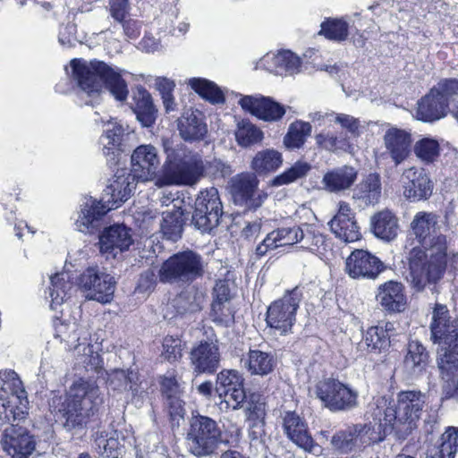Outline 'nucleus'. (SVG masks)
Instances as JSON below:
<instances>
[{
  "mask_svg": "<svg viewBox=\"0 0 458 458\" xmlns=\"http://www.w3.org/2000/svg\"><path fill=\"white\" fill-rule=\"evenodd\" d=\"M164 148L166 157L158 174L157 170L160 160L157 148L152 145H140L133 150L130 171L142 182L155 179V185L158 187L191 186L204 175L206 163L200 154L183 144L171 147L165 142Z\"/></svg>",
  "mask_w": 458,
  "mask_h": 458,
  "instance_id": "obj_1",
  "label": "nucleus"
},
{
  "mask_svg": "<svg viewBox=\"0 0 458 458\" xmlns=\"http://www.w3.org/2000/svg\"><path fill=\"white\" fill-rule=\"evenodd\" d=\"M28 404L18 374L13 370L0 372V445L12 458H29L36 448L34 436L26 428L13 423L25 418Z\"/></svg>",
  "mask_w": 458,
  "mask_h": 458,
  "instance_id": "obj_2",
  "label": "nucleus"
},
{
  "mask_svg": "<svg viewBox=\"0 0 458 458\" xmlns=\"http://www.w3.org/2000/svg\"><path fill=\"white\" fill-rule=\"evenodd\" d=\"M71 75L80 88L87 105H97L102 99L104 88L118 101H124L129 94L127 83L121 74L103 62H88L74 58L70 62Z\"/></svg>",
  "mask_w": 458,
  "mask_h": 458,
  "instance_id": "obj_3",
  "label": "nucleus"
},
{
  "mask_svg": "<svg viewBox=\"0 0 458 458\" xmlns=\"http://www.w3.org/2000/svg\"><path fill=\"white\" fill-rule=\"evenodd\" d=\"M103 403L100 391L93 381L79 379L69 388L65 398L55 396L50 408L65 419L68 429L82 427L87 419L97 411Z\"/></svg>",
  "mask_w": 458,
  "mask_h": 458,
  "instance_id": "obj_4",
  "label": "nucleus"
},
{
  "mask_svg": "<svg viewBox=\"0 0 458 458\" xmlns=\"http://www.w3.org/2000/svg\"><path fill=\"white\" fill-rule=\"evenodd\" d=\"M458 267V252L449 250L445 235L433 237L428 254L420 249H413L410 254L411 283L422 289L427 283L438 279L445 268Z\"/></svg>",
  "mask_w": 458,
  "mask_h": 458,
  "instance_id": "obj_5",
  "label": "nucleus"
},
{
  "mask_svg": "<svg viewBox=\"0 0 458 458\" xmlns=\"http://www.w3.org/2000/svg\"><path fill=\"white\" fill-rule=\"evenodd\" d=\"M431 338L438 344L437 365L441 373L452 374L458 368V323L452 319L446 306L437 304L430 324Z\"/></svg>",
  "mask_w": 458,
  "mask_h": 458,
  "instance_id": "obj_6",
  "label": "nucleus"
},
{
  "mask_svg": "<svg viewBox=\"0 0 458 458\" xmlns=\"http://www.w3.org/2000/svg\"><path fill=\"white\" fill-rule=\"evenodd\" d=\"M204 273L202 257L192 250H185L165 260L159 267L157 277L165 284H190L202 277Z\"/></svg>",
  "mask_w": 458,
  "mask_h": 458,
  "instance_id": "obj_7",
  "label": "nucleus"
},
{
  "mask_svg": "<svg viewBox=\"0 0 458 458\" xmlns=\"http://www.w3.org/2000/svg\"><path fill=\"white\" fill-rule=\"evenodd\" d=\"M221 430L216 420L203 416H192L186 442L189 451L195 456L212 454L221 443Z\"/></svg>",
  "mask_w": 458,
  "mask_h": 458,
  "instance_id": "obj_8",
  "label": "nucleus"
},
{
  "mask_svg": "<svg viewBox=\"0 0 458 458\" xmlns=\"http://www.w3.org/2000/svg\"><path fill=\"white\" fill-rule=\"evenodd\" d=\"M367 417L372 421L366 425L371 428L370 432H373L375 428L374 436L378 437L377 441L383 440L387 434H391L393 431L403 434L396 405L392 399L386 396L373 398L369 404Z\"/></svg>",
  "mask_w": 458,
  "mask_h": 458,
  "instance_id": "obj_9",
  "label": "nucleus"
},
{
  "mask_svg": "<svg viewBox=\"0 0 458 458\" xmlns=\"http://www.w3.org/2000/svg\"><path fill=\"white\" fill-rule=\"evenodd\" d=\"M78 285L86 299L106 304L114 298L116 281L98 267H89L78 277Z\"/></svg>",
  "mask_w": 458,
  "mask_h": 458,
  "instance_id": "obj_10",
  "label": "nucleus"
},
{
  "mask_svg": "<svg viewBox=\"0 0 458 458\" xmlns=\"http://www.w3.org/2000/svg\"><path fill=\"white\" fill-rule=\"evenodd\" d=\"M315 393L322 404L331 411L351 410L358 404V392L337 379L319 381Z\"/></svg>",
  "mask_w": 458,
  "mask_h": 458,
  "instance_id": "obj_11",
  "label": "nucleus"
},
{
  "mask_svg": "<svg viewBox=\"0 0 458 458\" xmlns=\"http://www.w3.org/2000/svg\"><path fill=\"white\" fill-rule=\"evenodd\" d=\"M301 299L298 289H293L272 302L267 311V325L281 335L291 333Z\"/></svg>",
  "mask_w": 458,
  "mask_h": 458,
  "instance_id": "obj_12",
  "label": "nucleus"
},
{
  "mask_svg": "<svg viewBox=\"0 0 458 458\" xmlns=\"http://www.w3.org/2000/svg\"><path fill=\"white\" fill-rule=\"evenodd\" d=\"M223 214V206L218 191L211 187L202 191L195 200V209L192 215V223L202 231L209 232L219 224Z\"/></svg>",
  "mask_w": 458,
  "mask_h": 458,
  "instance_id": "obj_13",
  "label": "nucleus"
},
{
  "mask_svg": "<svg viewBox=\"0 0 458 458\" xmlns=\"http://www.w3.org/2000/svg\"><path fill=\"white\" fill-rule=\"evenodd\" d=\"M259 179L251 173L237 174L231 180V193L234 202L250 208L260 207L267 194L259 189Z\"/></svg>",
  "mask_w": 458,
  "mask_h": 458,
  "instance_id": "obj_14",
  "label": "nucleus"
},
{
  "mask_svg": "<svg viewBox=\"0 0 458 458\" xmlns=\"http://www.w3.org/2000/svg\"><path fill=\"white\" fill-rule=\"evenodd\" d=\"M281 418L284 433L290 441L304 451L321 454L322 448L314 442L304 419L291 411L283 412Z\"/></svg>",
  "mask_w": 458,
  "mask_h": 458,
  "instance_id": "obj_15",
  "label": "nucleus"
},
{
  "mask_svg": "<svg viewBox=\"0 0 458 458\" xmlns=\"http://www.w3.org/2000/svg\"><path fill=\"white\" fill-rule=\"evenodd\" d=\"M238 105L244 112L267 123L280 121L286 112L280 103L261 95H240Z\"/></svg>",
  "mask_w": 458,
  "mask_h": 458,
  "instance_id": "obj_16",
  "label": "nucleus"
},
{
  "mask_svg": "<svg viewBox=\"0 0 458 458\" xmlns=\"http://www.w3.org/2000/svg\"><path fill=\"white\" fill-rule=\"evenodd\" d=\"M216 391L225 408L238 409L246 398L243 378L234 369H225L217 375Z\"/></svg>",
  "mask_w": 458,
  "mask_h": 458,
  "instance_id": "obj_17",
  "label": "nucleus"
},
{
  "mask_svg": "<svg viewBox=\"0 0 458 458\" xmlns=\"http://www.w3.org/2000/svg\"><path fill=\"white\" fill-rule=\"evenodd\" d=\"M425 395L420 391H402L397 395V411L401 432L410 433L420 418L425 405Z\"/></svg>",
  "mask_w": 458,
  "mask_h": 458,
  "instance_id": "obj_18",
  "label": "nucleus"
},
{
  "mask_svg": "<svg viewBox=\"0 0 458 458\" xmlns=\"http://www.w3.org/2000/svg\"><path fill=\"white\" fill-rule=\"evenodd\" d=\"M385 269L378 258L364 250H353L345 260V272L353 279H376Z\"/></svg>",
  "mask_w": 458,
  "mask_h": 458,
  "instance_id": "obj_19",
  "label": "nucleus"
},
{
  "mask_svg": "<svg viewBox=\"0 0 458 458\" xmlns=\"http://www.w3.org/2000/svg\"><path fill=\"white\" fill-rule=\"evenodd\" d=\"M138 177L128 168L117 169L106 188L104 191L102 200L117 208L123 202H125L135 190Z\"/></svg>",
  "mask_w": 458,
  "mask_h": 458,
  "instance_id": "obj_20",
  "label": "nucleus"
},
{
  "mask_svg": "<svg viewBox=\"0 0 458 458\" xmlns=\"http://www.w3.org/2000/svg\"><path fill=\"white\" fill-rule=\"evenodd\" d=\"M403 197L412 202L427 199L433 191L432 182L423 168L411 166L401 175Z\"/></svg>",
  "mask_w": 458,
  "mask_h": 458,
  "instance_id": "obj_21",
  "label": "nucleus"
},
{
  "mask_svg": "<svg viewBox=\"0 0 458 458\" xmlns=\"http://www.w3.org/2000/svg\"><path fill=\"white\" fill-rule=\"evenodd\" d=\"M371 428L367 425H354L345 430L335 434L331 439L334 448L343 453H350L360 449L363 445L377 442L378 437L370 432Z\"/></svg>",
  "mask_w": 458,
  "mask_h": 458,
  "instance_id": "obj_22",
  "label": "nucleus"
},
{
  "mask_svg": "<svg viewBox=\"0 0 458 458\" xmlns=\"http://www.w3.org/2000/svg\"><path fill=\"white\" fill-rule=\"evenodd\" d=\"M112 209L114 205L108 206L102 199H86L75 221L76 229L83 233H94L101 226L103 217Z\"/></svg>",
  "mask_w": 458,
  "mask_h": 458,
  "instance_id": "obj_23",
  "label": "nucleus"
},
{
  "mask_svg": "<svg viewBox=\"0 0 458 458\" xmlns=\"http://www.w3.org/2000/svg\"><path fill=\"white\" fill-rule=\"evenodd\" d=\"M328 225L335 237L345 242H356L361 236L355 214L350 205L344 201L339 202L338 210Z\"/></svg>",
  "mask_w": 458,
  "mask_h": 458,
  "instance_id": "obj_24",
  "label": "nucleus"
},
{
  "mask_svg": "<svg viewBox=\"0 0 458 458\" xmlns=\"http://www.w3.org/2000/svg\"><path fill=\"white\" fill-rule=\"evenodd\" d=\"M302 61L290 50L268 53L258 63L257 68L264 69L280 76L293 75L301 71Z\"/></svg>",
  "mask_w": 458,
  "mask_h": 458,
  "instance_id": "obj_25",
  "label": "nucleus"
},
{
  "mask_svg": "<svg viewBox=\"0 0 458 458\" xmlns=\"http://www.w3.org/2000/svg\"><path fill=\"white\" fill-rule=\"evenodd\" d=\"M132 243L130 230L123 225H114L105 229L99 236V250L102 254L114 258L127 250Z\"/></svg>",
  "mask_w": 458,
  "mask_h": 458,
  "instance_id": "obj_26",
  "label": "nucleus"
},
{
  "mask_svg": "<svg viewBox=\"0 0 458 458\" xmlns=\"http://www.w3.org/2000/svg\"><path fill=\"white\" fill-rule=\"evenodd\" d=\"M384 146L395 165L408 158L411 150V134L397 127L388 128L383 136Z\"/></svg>",
  "mask_w": 458,
  "mask_h": 458,
  "instance_id": "obj_27",
  "label": "nucleus"
},
{
  "mask_svg": "<svg viewBox=\"0 0 458 458\" xmlns=\"http://www.w3.org/2000/svg\"><path fill=\"white\" fill-rule=\"evenodd\" d=\"M191 361L198 373H213L220 361V352L216 342H201L191 352Z\"/></svg>",
  "mask_w": 458,
  "mask_h": 458,
  "instance_id": "obj_28",
  "label": "nucleus"
},
{
  "mask_svg": "<svg viewBox=\"0 0 458 458\" xmlns=\"http://www.w3.org/2000/svg\"><path fill=\"white\" fill-rule=\"evenodd\" d=\"M302 237V227H283L269 233L256 248L258 256H264L268 250L282 246H291Z\"/></svg>",
  "mask_w": 458,
  "mask_h": 458,
  "instance_id": "obj_29",
  "label": "nucleus"
},
{
  "mask_svg": "<svg viewBox=\"0 0 458 458\" xmlns=\"http://www.w3.org/2000/svg\"><path fill=\"white\" fill-rule=\"evenodd\" d=\"M377 301L382 308L389 312H403L407 306V298L403 285L398 282L389 281L378 287Z\"/></svg>",
  "mask_w": 458,
  "mask_h": 458,
  "instance_id": "obj_30",
  "label": "nucleus"
},
{
  "mask_svg": "<svg viewBox=\"0 0 458 458\" xmlns=\"http://www.w3.org/2000/svg\"><path fill=\"white\" fill-rule=\"evenodd\" d=\"M382 194V185L379 174H369L361 180L352 191V199L360 207L377 204Z\"/></svg>",
  "mask_w": 458,
  "mask_h": 458,
  "instance_id": "obj_31",
  "label": "nucleus"
},
{
  "mask_svg": "<svg viewBox=\"0 0 458 458\" xmlns=\"http://www.w3.org/2000/svg\"><path fill=\"white\" fill-rule=\"evenodd\" d=\"M448 110L449 106L431 89L418 102L415 117L420 121L431 123L445 117Z\"/></svg>",
  "mask_w": 458,
  "mask_h": 458,
  "instance_id": "obj_32",
  "label": "nucleus"
},
{
  "mask_svg": "<svg viewBox=\"0 0 458 458\" xmlns=\"http://www.w3.org/2000/svg\"><path fill=\"white\" fill-rule=\"evenodd\" d=\"M242 367L251 375L266 376L271 373L276 361L270 352L250 349L241 359Z\"/></svg>",
  "mask_w": 458,
  "mask_h": 458,
  "instance_id": "obj_33",
  "label": "nucleus"
},
{
  "mask_svg": "<svg viewBox=\"0 0 458 458\" xmlns=\"http://www.w3.org/2000/svg\"><path fill=\"white\" fill-rule=\"evenodd\" d=\"M371 229L376 237L390 242L399 232L397 216L388 209L381 210L371 217Z\"/></svg>",
  "mask_w": 458,
  "mask_h": 458,
  "instance_id": "obj_34",
  "label": "nucleus"
},
{
  "mask_svg": "<svg viewBox=\"0 0 458 458\" xmlns=\"http://www.w3.org/2000/svg\"><path fill=\"white\" fill-rule=\"evenodd\" d=\"M178 130L185 140H200L207 133L203 114L198 110L186 111L178 121Z\"/></svg>",
  "mask_w": 458,
  "mask_h": 458,
  "instance_id": "obj_35",
  "label": "nucleus"
},
{
  "mask_svg": "<svg viewBox=\"0 0 458 458\" xmlns=\"http://www.w3.org/2000/svg\"><path fill=\"white\" fill-rule=\"evenodd\" d=\"M357 171L348 165L335 168L326 173L322 179L324 188L330 192L349 189L356 181Z\"/></svg>",
  "mask_w": 458,
  "mask_h": 458,
  "instance_id": "obj_36",
  "label": "nucleus"
},
{
  "mask_svg": "<svg viewBox=\"0 0 458 458\" xmlns=\"http://www.w3.org/2000/svg\"><path fill=\"white\" fill-rule=\"evenodd\" d=\"M110 384L114 389L121 388L131 391L132 396L143 397L148 389V382L141 380L140 375L134 370H115L110 377Z\"/></svg>",
  "mask_w": 458,
  "mask_h": 458,
  "instance_id": "obj_37",
  "label": "nucleus"
},
{
  "mask_svg": "<svg viewBox=\"0 0 458 458\" xmlns=\"http://www.w3.org/2000/svg\"><path fill=\"white\" fill-rule=\"evenodd\" d=\"M123 128L116 121L111 120L106 123V129L99 142L103 147V154L106 157L108 162H115L119 155V145Z\"/></svg>",
  "mask_w": 458,
  "mask_h": 458,
  "instance_id": "obj_38",
  "label": "nucleus"
},
{
  "mask_svg": "<svg viewBox=\"0 0 458 458\" xmlns=\"http://www.w3.org/2000/svg\"><path fill=\"white\" fill-rule=\"evenodd\" d=\"M437 225V216L431 212L420 211L418 212L411 223V229L418 239V241L423 245L431 244L430 236L435 232Z\"/></svg>",
  "mask_w": 458,
  "mask_h": 458,
  "instance_id": "obj_39",
  "label": "nucleus"
},
{
  "mask_svg": "<svg viewBox=\"0 0 458 458\" xmlns=\"http://www.w3.org/2000/svg\"><path fill=\"white\" fill-rule=\"evenodd\" d=\"M283 165L282 153L274 148L258 151L250 162V168L258 174H268Z\"/></svg>",
  "mask_w": 458,
  "mask_h": 458,
  "instance_id": "obj_40",
  "label": "nucleus"
},
{
  "mask_svg": "<svg viewBox=\"0 0 458 458\" xmlns=\"http://www.w3.org/2000/svg\"><path fill=\"white\" fill-rule=\"evenodd\" d=\"M204 301V293L195 287H190L179 293L166 309L170 307L175 310V314L194 312L201 309Z\"/></svg>",
  "mask_w": 458,
  "mask_h": 458,
  "instance_id": "obj_41",
  "label": "nucleus"
},
{
  "mask_svg": "<svg viewBox=\"0 0 458 458\" xmlns=\"http://www.w3.org/2000/svg\"><path fill=\"white\" fill-rule=\"evenodd\" d=\"M134 113L138 121L144 127H150L156 121L157 109L150 94L144 89H139L134 96Z\"/></svg>",
  "mask_w": 458,
  "mask_h": 458,
  "instance_id": "obj_42",
  "label": "nucleus"
},
{
  "mask_svg": "<svg viewBox=\"0 0 458 458\" xmlns=\"http://www.w3.org/2000/svg\"><path fill=\"white\" fill-rule=\"evenodd\" d=\"M162 220L158 222L161 233L167 240L176 242L181 238L182 233V210L167 209L162 211Z\"/></svg>",
  "mask_w": 458,
  "mask_h": 458,
  "instance_id": "obj_43",
  "label": "nucleus"
},
{
  "mask_svg": "<svg viewBox=\"0 0 458 458\" xmlns=\"http://www.w3.org/2000/svg\"><path fill=\"white\" fill-rule=\"evenodd\" d=\"M69 279L67 272L56 273L50 276L51 285L48 291L51 299L50 307L53 310H57L69 297V292L72 287Z\"/></svg>",
  "mask_w": 458,
  "mask_h": 458,
  "instance_id": "obj_44",
  "label": "nucleus"
},
{
  "mask_svg": "<svg viewBox=\"0 0 458 458\" xmlns=\"http://www.w3.org/2000/svg\"><path fill=\"white\" fill-rule=\"evenodd\" d=\"M311 131L310 123L296 120L290 123L287 133L284 137V145L288 149H299L304 145Z\"/></svg>",
  "mask_w": 458,
  "mask_h": 458,
  "instance_id": "obj_45",
  "label": "nucleus"
},
{
  "mask_svg": "<svg viewBox=\"0 0 458 458\" xmlns=\"http://www.w3.org/2000/svg\"><path fill=\"white\" fill-rule=\"evenodd\" d=\"M317 146L326 151L335 153L350 147L349 138L343 131L322 130L314 137Z\"/></svg>",
  "mask_w": 458,
  "mask_h": 458,
  "instance_id": "obj_46",
  "label": "nucleus"
},
{
  "mask_svg": "<svg viewBox=\"0 0 458 458\" xmlns=\"http://www.w3.org/2000/svg\"><path fill=\"white\" fill-rule=\"evenodd\" d=\"M186 84L212 104H223L225 100L221 89L211 81L203 78H191L187 80Z\"/></svg>",
  "mask_w": 458,
  "mask_h": 458,
  "instance_id": "obj_47",
  "label": "nucleus"
},
{
  "mask_svg": "<svg viewBox=\"0 0 458 458\" xmlns=\"http://www.w3.org/2000/svg\"><path fill=\"white\" fill-rule=\"evenodd\" d=\"M234 135L236 142L242 148L260 143L264 138V132L249 120H241L237 123Z\"/></svg>",
  "mask_w": 458,
  "mask_h": 458,
  "instance_id": "obj_48",
  "label": "nucleus"
},
{
  "mask_svg": "<svg viewBox=\"0 0 458 458\" xmlns=\"http://www.w3.org/2000/svg\"><path fill=\"white\" fill-rule=\"evenodd\" d=\"M440 440V445L431 451V458H454L458 450V428L449 427Z\"/></svg>",
  "mask_w": 458,
  "mask_h": 458,
  "instance_id": "obj_49",
  "label": "nucleus"
},
{
  "mask_svg": "<svg viewBox=\"0 0 458 458\" xmlns=\"http://www.w3.org/2000/svg\"><path fill=\"white\" fill-rule=\"evenodd\" d=\"M318 34L330 40L344 41L349 36V24L344 18H327L321 23Z\"/></svg>",
  "mask_w": 458,
  "mask_h": 458,
  "instance_id": "obj_50",
  "label": "nucleus"
},
{
  "mask_svg": "<svg viewBox=\"0 0 458 458\" xmlns=\"http://www.w3.org/2000/svg\"><path fill=\"white\" fill-rule=\"evenodd\" d=\"M413 152L422 163L432 164L440 155V145L434 138L423 137L415 142Z\"/></svg>",
  "mask_w": 458,
  "mask_h": 458,
  "instance_id": "obj_51",
  "label": "nucleus"
},
{
  "mask_svg": "<svg viewBox=\"0 0 458 458\" xmlns=\"http://www.w3.org/2000/svg\"><path fill=\"white\" fill-rule=\"evenodd\" d=\"M55 336L60 338L61 340L65 341H80L83 339L84 341L88 340V336L89 333L86 327L80 326L76 320L73 321H60L58 324L55 325Z\"/></svg>",
  "mask_w": 458,
  "mask_h": 458,
  "instance_id": "obj_52",
  "label": "nucleus"
},
{
  "mask_svg": "<svg viewBox=\"0 0 458 458\" xmlns=\"http://www.w3.org/2000/svg\"><path fill=\"white\" fill-rule=\"evenodd\" d=\"M390 345L388 338L383 335V331L380 327H369L360 344V347L365 346L368 352L378 353L385 351Z\"/></svg>",
  "mask_w": 458,
  "mask_h": 458,
  "instance_id": "obj_53",
  "label": "nucleus"
},
{
  "mask_svg": "<svg viewBox=\"0 0 458 458\" xmlns=\"http://www.w3.org/2000/svg\"><path fill=\"white\" fill-rule=\"evenodd\" d=\"M428 352L423 345L418 342H411L408 345V353L405 357V366L413 369L414 373L420 372L428 363Z\"/></svg>",
  "mask_w": 458,
  "mask_h": 458,
  "instance_id": "obj_54",
  "label": "nucleus"
},
{
  "mask_svg": "<svg viewBox=\"0 0 458 458\" xmlns=\"http://www.w3.org/2000/svg\"><path fill=\"white\" fill-rule=\"evenodd\" d=\"M310 168L311 166L309 163L297 161L289 169L275 177L272 181V185L282 186L294 182L297 180L305 177Z\"/></svg>",
  "mask_w": 458,
  "mask_h": 458,
  "instance_id": "obj_55",
  "label": "nucleus"
},
{
  "mask_svg": "<svg viewBox=\"0 0 458 458\" xmlns=\"http://www.w3.org/2000/svg\"><path fill=\"white\" fill-rule=\"evenodd\" d=\"M441 99L449 106L453 104V108L458 102V79L449 78L440 80L433 88Z\"/></svg>",
  "mask_w": 458,
  "mask_h": 458,
  "instance_id": "obj_56",
  "label": "nucleus"
},
{
  "mask_svg": "<svg viewBox=\"0 0 458 458\" xmlns=\"http://www.w3.org/2000/svg\"><path fill=\"white\" fill-rule=\"evenodd\" d=\"M302 237L299 242L301 247L310 250L311 252H319L324 249L325 236L313 225L304 224L302 226Z\"/></svg>",
  "mask_w": 458,
  "mask_h": 458,
  "instance_id": "obj_57",
  "label": "nucleus"
},
{
  "mask_svg": "<svg viewBox=\"0 0 458 458\" xmlns=\"http://www.w3.org/2000/svg\"><path fill=\"white\" fill-rule=\"evenodd\" d=\"M335 123L339 124L344 135L350 137H359L361 133V124L358 118L344 114L335 113Z\"/></svg>",
  "mask_w": 458,
  "mask_h": 458,
  "instance_id": "obj_58",
  "label": "nucleus"
},
{
  "mask_svg": "<svg viewBox=\"0 0 458 458\" xmlns=\"http://www.w3.org/2000/svg\"><path fill=\"white\" fill-rule=\"evenodd\" d=\"M96 449L100 455H106V457H116L119 443L114 437H107L103 432L100 434L97 433L95 438Z\"/></svg>",
  "mask_w": 458,
  "mask_h": 458,
  "instance_id": "obj_59",
  "label": "nucleus"
},
{
  "mask_svg": "<svg viewBox=\"0 0 458 458\" xmlns=\"http://www.w3.org/2000/svg\"><path fill=\"white\" fill-rule=\"evenodd\" d=\"M162 356L168 361H174L182 357V340L167 335L163 340Z\"/></svg>",
  "mask_w": 458,
  "mask_h": 458,
  "instance_id": "obj_60",
  "label": "nucleus"
},
{
  "mask_svg": "<svg viewBox=\"0 0 458 458\" xmlns=\"http://www.w3.org/2000/svg\"><path fill=\"white\" fill-rule=\"evenodd\" d=\"M212 316L215 321L228 326L233 321L234 312L230 302L213 301Z\"/></svg>",
  "mask_w": 458,
  "mask_h": 458,
  "instance_id": "obj_61",
  "label": "nucleus"
},
{
  "mask_svg": "<svg viewBox=\"0 0 458 458\" xmlns=\"http://www.w3.org/2000/svg\"><path fill=\"white\" fill-rule=\"evenodd\" d=\"M183 386L174 377H164L161 390L165 398L182 395Z\"/></svg>",
  "mask_w": 458,
  "mask_h": 458,
  "instance_id": "obj_62",
  "label": "nucleus"
},
{
  "mask_svg": "<svg viewBox=\"0 0 458 458\" xmlns=\"http://www.w3.org/2000/svg\"><path fill=\"white\" fill-rule=\"evenodd\" d=\"M165 405L168 409L172 420L183 419L185 411L182 395L165 398Z\"/></svg>",
  "mask_w": 458,
  "mask_h": 458,
  "instance_id": "obj_63",
  "label": "nucleus"
},
{
  "mask_svg": "<svg viewBox=\"0 0 458 458\" xmlns=\"http://www.w3.org/2000/svg\"><path fill=\"white\" fill-rule=\"evenodd\" d=\"M335 112L334 111H316L309 114V118L316 127L330 125L335 123Z\"/></svg>",
  "mask_w": 458,
  "mask_h": 458,
  "instance_id": "obj_64",
  "label": "nucleus"
}]
</instances>
